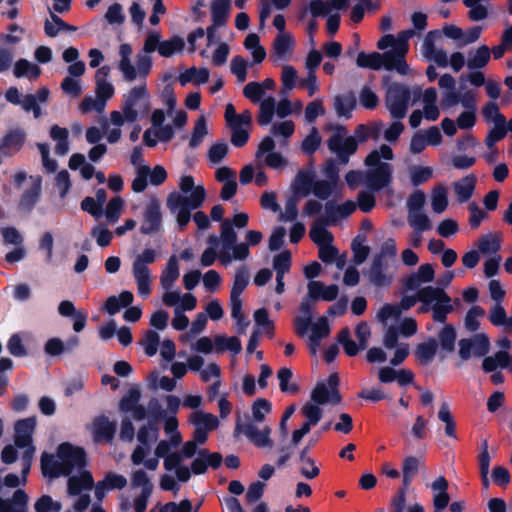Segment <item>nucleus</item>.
<instances>
[{"label":"nucleus","mask_w":512,"mask_h":512,"mask_svg":"<svg viewBox=\"0 0 512 512\" xmlns=\"http://www.w3.org/2000/svg\"><path fill=\"white\" fill-rule=\"evenodd\" d=\"M413 36V30L401 31L397 36L392 34L384 35L378 41L377 47L380 50H385L388 47L392 49L383 54L378 52H360L356 59L357 66L372 70H379L384 67L386 70H395L401 75L412 74V70L405 60V56L409 50L408 41Z\"/></svg>","instance_id":"nucleus-1"},{"label":"nucleus","mask_w":512,"mask_h":512,"mask_svg":"<svg viewBox=\"0 0 512 512\" xmlns=\"http://www.w3.org/2000/svg\"><path fill=\"white\" fill-rule=\"evenodd\" d=\"M394 159L392 148L382 144L372 150L365 159V172L349 171L345 180L351 189H355L363 183L371 191H379L387 188L393 178V168L389 161Z\"/></svg>","instance_id":"nucleus-2"},{"label":"nucleus","mask_w":512,"mask_h":512,"mask_svg":"<svg viewBox=\"0 0 512 512\" xmlns=\"http://www.w3.org/2000/svg\"><path fill=\"white\" fill-rule=\"evenodd\" d=\"M338 384L339 377L336 373L331 374L327 382L317 383L311 392L310 399L301 407L300 413L305 421L299 429L293 431V445H298L303 437L311 431V428L320 422L323 416V405H336L341 402Z\"/></svg>","instance_id":"nucleus-3"},{"label":"nucleus","mask_w":512,"mask_h":512,"mask_svg":"<svg viewBox=\"0 0 512 512\" xmlns=\"http://www.w3.org/2000/svg\"><path fill=\"white\" fill-rule=\"evenodd\" d=\"M179 192H172L167 198L168 209L176 215L180 228H184L191 219V210L201 207L206 198L203 185H196L192 176H182Z\"/></svg>","instance_id":"nucleus-4"},{"label":"nucleus","mask_w":512,"mask_h":512,"mask_svg":"<svg viewBox=\"0 0 512 512\" xmlns=\"http://www.w3.org/2000/svg\"><path fill=\"white\" fill-rule=\"evenodd\" d=\"M85 464L84 450L68 442L60 444L54 454L44 452L41 455V471L49 479L68 476L74 470L82 469Z\"/></svg>","instance_id":"nucleus-5"},{"label":"nucleus","mask_w":512,"mask_h":512,"mask_svg":"<svg viewBox=\"0 0 512 512\" xmlns=\"http://www.w3.org/2000/svg\"><path fill=\"white\" fill-rule=\"evenodd\" d=\"M36 425L37 420L35 417L25 418L15 423V446L7 445L4 447L1 453L3 463L12 464L17 458H24V456H28L29 460L33 461L36 449L33 445L32 436Z\"/></svg>","instance_id":"nucleus-6"},{"label":"nucleus","mask_w":512,"mask_h":512,"mask_svg":"<svg viewBox=\"0 0 512 512\" xmlns=\"http://www.w3.org/2000/svg\"><path fill=\"white\" fill-rule=\"evenodd\" d=\"M133 49L130 44L119 46L117 68L125 81L146 78L152 68V59L149 55L138 53L135 63L132 60Z\"/></svg>","instance_id":"nucleus-7"},{"label":"nucleus","mask_w":512,"mask_h":512,"mask_svg":"<svg viewBox=\"0 0 512 512\" xmlns=\"http://www.w3.org/2000/svg\"><path fill=\"white\" fill-rule=\"evenodd\" d=\"M418 301H420V290L415 296H405L399 305L385 304L376 314V319L385 327L383 344L387 349H392L396 345V330L392 322L399 319L402 312L409 310Z\"/></svg>","instance_id":"nucleus-8"},{"label":"nucleus","mask_w":512,"mask_h":512,"mask_svg":"<svg viewBox=\"0 0 512 512\" xmlns=\"http://www.w3.org/2000/svg\"><path fill=\"white\" fill-rule=\"evenodd\" d=\"M158 438V430L152 426H142L137 433L139 445L131 454V461L134 465L143 464L150 471H155L159 466L157 458H146L150 454V447Z\"/></svg>","instance_id":"nucleus-9"},{"label":"nucleus","mask_w":512,"mask_h":512,"mask_svg":"<svg viewBox=\"0 0 512 512\" xmlns=\"http://www.w3.org/2000/svg\"><path fill=\"white\" fill-rule=\"evenodd\" d=\"M122 110L126 114L127 122H135L146 116L150 111V97L145 85L135 86L123 98Z\"/></svg>","instance_id":"nucleus-10"},{"label":"nucleus","mask_w":512,"mask_h":512,"mask_svg":"<svg viewBox=\"0 0 512 512\" xmlns=\"http://www.w3.org/2000/svg\"><path fill=\"white\" fill-rule=\"evenodd\" d=\"M196 455V444L187 441L178 452H172L164 458L163 466L166 471H174L176 478L181 482H187L191 477L190 469L184 464L186 459Z\"/></svg>","instance_id":"nucleus-11"},{"label":"nucleus","mask_w":512,"mask_h":512,"mask_svg":"<svg viewBox=\"0 0 512 512\" xmlns=\"http://www.w3.org/2000/svg\"><path fill=\"white\" fill-rule=\"evenodd\" d=\"M263 239L260 231L249 230L245 235V242L232 244L231 248L220 249L219 262L223 266L230 265L233 261H244L250 256L249 247L259 244Z\"/></svg>","instance_id":"nucleus-12"},{"label":"nucleus","mask_w":512,"mask_h":512,"mask_svg":"<svg viewBox=\"0 0 512 512\" xmlns=\"http://www.w3.org/2000/svg\"><path fill=\"white\" fill-rule=\"evenodd\" d=\"M162 221L161 202L152 196L143 204L140 212V233L143 235L158 233L162 229Z\"/></svg>","instance_id":"nucleus-13"},{"label":"nucleus","mask_w":512,"mask_h":512,"mask_svg":"<svg viewBox=\"0 0 512 512\" xmlns=\"http://www.w3.org/2000/svg\"><path fill=\"white\" fill-rule=\"evenodd\" d=\"M410 100L408 87L399 83H391L386 88L385 105L394 119L405 117Z\"/></svg>","instance_id":"nucleus-14"},{"label":"nucleus","mask_w":512,"mask_h":512,"mask_svg":"<svg viewBox=\"0 0 512 512\" xmlns=\"http://www.w3.org/2000/svg\"><path fill=\"white\" fill-rule=\"evenodd\" d=\"M420 302H433L431 310L437 322H444L446 315L452 311L449 296L439 288L428 286L421 289Z\"/></svg>","instance_id":"nucleus-15"},{"label":"nucleus","mask_w":512,"mask_h":512,"mask_svg":"<svg viewBox=\"0 0 512 512\" xmlns=\"http://www.w3.org/2000/svg\"><path fill=\"white\" fill-rule=\"evenodd\" d=\"M328 147L331 152L336 154L342 164H346L349 156L356 151L357 142L354 137L347 136L344 127L338 126L328 140Z\"/></svg>","instance_id":"nucleus-16"},{"label":"nucleus","mask_w":512,"mask_h":512,"mask_svg":"<svg viewBox=\"0 0 512 512\" xmlns=\"http://www.w3.org/2000/svg\"><path fill=\"white\" fill-rule=\"evenodd\" d=\"M275 141L272 137H265L259 144L256 158L265 166L274 170H284L288 165V160L279 152H275Z\"/></svg>","instance_id":"nucleus-17"},{"label":"nucleus","mask_w":512,"mask_h":512,"mask_svg":"<svg viewBox=\"0 0 512 512\" xmlns=\"http://www.w3.org/2000/svg\"><path fill=\"white\" fill-rule=\"evenodd\" d=\"M441 37V31L433 30L426 34L421 45L422 56L431 62H434L439 67H446L448 65V55L442 49L436 46V41Z\"/></svg>","instance_id":"nucleus-18"},{"label":"nucleus","mask_w":512,"mask_h":512,"mask_svg":"<svg viewBox=\"0 0 512 512\" xmlns=\"http://www.w3.org/2000/svg\"><path fill=\"white\" fill-rule=\"evenodd\" d=\"M489 349L490 341L484 333H479L470 339L459 341V355L462 360H468L471 356H484L488 353Z\"/></svg>","instance_id":"nucleus-19"},{"label":"nucleus","mask_w":512,"mask_h":512,"mask_svg":"<svg viewBox=\"0 0 512 512\" xmlns=\"http://www.w3.org/2000/svg\"><path fill=\"white\" fill-rule=\"evenodd\" d=\"M249 221V216L247 213H237L233 216L232 220H224L221 223L220 229V241H221V249L231 248L232 244H235L237 241V233L234 230V227L244 228L247 226Z\"/></svg>","instance_id":"nucleus-20"},{"label":"nucleus","mask_w":512,"mask_h":512,"mask_svg":"<svg viewBox=\"0 0 512 512\" xmlns=\"http://www.w3.org/2000/svg\"><path fill=\"white\" fill-rule=\"evenodd\" d=\"M162 302L167 307L194 310L197 306V299L193 294H182L179 289H162Z\"/></svg>","instance_id":"nucleus-21"},{"label":"nucleus","mask_w":512,"mask_h":512,"mask_svg":"<svg viewBox=\"0 0 512 512\" xmlns=\"http://www.w3.org/2000/svg\"><path fill=\"white\" fill-rule=\"evenodd\" d=\"M237 430H240L258 448L271 449L273 447V441L270 437L272 430L269 426L258 428L249 423L243 426L238 425Z\"/></svg>","instance_id":"nucleus-22"},{"label":"nucleus","mask_w":512,"mask_h":512,"mask_svg":"<svg viewBox=\"0 0 512 512\" xmlns=\"http://www.w3.org/2000/svg\"><path fill=\"white\" fill-rule=\"evenodd\" d=\"M357 208V204L351 200L341 204L328 202L325 205V223L334 225L343 219L349 217Z\"/></svg>","instance_id":"nucleus-23"},{"label":"nucleus","mask_w":512,"mask_h":512,"mask_svg":"<svg viewBox=\"0 0 512 512\" xmlns=\"http://www.w3.org/2000/svg\"><path fill=\"white\" fill-rule=\"evenodd\" d=\"M95 442H110L116 431V424L105 416L96 417L88 426Z\"/></svg>","instance_id":"nucleus-24"},{"label":"nucleus","mask_w":512,"mask_h":512,"mask_svg":"<svg viewBox=\"0 0 512 512\" xmlns=\"http://www.w3.org/2000/svg\"><path fill=\"white\" fill-rule=\"evenodd\" d=\"M308 296L314 301H333L337 298L339 288L336 284L325 285L321 281L312 280L307 285Z\"/></svg>","instance_id":"nucleus-25"},{"label":"nucleus","mask_w":512,"mask_h":512,"mask_svg":"<svg viewBox=\"0 0 512 512\" xmlns=\"http://www.w3.org/2000/svg\"><path fill=\"white\" fill-rule=\"evenodd\" d=\"M311 334L308 338V348L311 354L316 355L321 341L330 334V326L326 317H320L316 322L311 323Z\"/></svg>","instance_id":"nucleus-26"},{"label":"nucleus","mask_w":512,"mask_h":512,"mask_svg":"<svg viewBox=\"0 0 512 512\" xmlns=\"http://www.w3.org/2000/svg\"><path fill=\"white\" fill-rule=\"evenodd\" d=\"M110 68L108 66L100 67L95 73V92L96 96L107 104V101L114 95L115 89L108 81Z\"/></svg>","instance_id":"nucleus-27"},{"label":"nucleus","mask_w":512,"mask_h":512,"mask_svg":"<svg viewBox=\"0 0 512 512\" xmlns=\"http://www.w3.org/2000/svg\"><path fill=\"white\" fill-rule=\"evenodd\" d=\"M229 13V1L228 0H214L211 5V14L213 25L208 27V41H212L214 31L217 27L223 26L228 18Z\"/></svg>","instance_id":"nucleus-28"},{"label":"nucleus","mask_w":512,"mask_h":512,"mask_svg":"<svg viewBox=\"0 0 512 512\" xmlns=\"http://www.w3.org/2000/svg\"><path fill=\"white\" fill-rule=\"evenodd\" d=\"M449 483L444 476L437 477L431 484L430 488L433 493L434 510H444L449 502L450 496L447 492Z\"/></svg>","instance_id":"nucleus-29"},{"label":"nucleus","mask_w":512,"mask_h":512,"mask_svg":"<svg viewBox=\"0 0 512 512\" xmlns=\"http://www.w3.org/2000/svg\"><path fill=\"white\" fill-rule=\"evenodd\" d=\"M127 485V479L117 473H107L103 480L95 485V497L101 501L106 494V491L113 489H122Z\"/></svg>","instance_id":"nucleus-30"},{"label":"nucleus","mask_w":512,"mask_h":512,"mask_svg":"<svg viewBox=\"0 0 512 512\" xmlns=\"http://www.w3.org/2000/svg\"><path fill=\"white\" fill-rule=\"evenodd\" d=\"M477 183V177L474 174L465 177L453 183L455 198L459 203H465L473 196Z\"/></svg>","instance_id":"nucleus-31"},{"label":"nucleus","mask_w":512,"mask_h":512,"mask_svg":"<svg viewBox=\"0 0 512 512\" xmlns=\"http://www.w3.org/2000/svg\"><path fill=\"white\" fill-rule=\"evenodd\" d=\"M209 77L210 71L207 68L192 66L180 72L177 79L181 86H186L187 84L200 86L207 83Z\"/></svg>","instance_id":"nucleus-32"},{"label":"nucleus","mask_w":512,"mask_h":512,"mask_svg":"<svg viewBox=\"0 0 512 512\" xmlns=\"http://www.w3.org/2000/svg\"><path fill=\"white\" fill-rule=\"evenodd\" d=\"M313 301L307 295L300 304L299 314L294 319L296 332L300 336H304L311 325Z\"/></svg>","instance_id":"nucleus-33"},{"label":"nucleus","mask_w":512,"mask_h":512,"mask_svg":"<svg viewBox=\"0 0 512 512\" xmlns=\"http://www.w3.org/2000/svg\"><path fill=\"white\" fill-rule=\"evenodd\" d=\"M295 40L290 33L278 34L273 42V57L276 60H288L293 54Z\"/></svg>","instance_id":"nucleus-34"},{"label":"nucleus","mask_w":512,"mask_h":512,"mask_svg":"<svg viewBox=\"0 0 512 512\" xmlns=\"http://www.w3.org/2000/svg\"><path fill=\"white\" fill-rule=\"evenodd\" d=\"M132 275L135 280L137 294L142 298H148L152 293L153 276L150 268L132 267Z\"/></svg>","instance_id":"nucleus-35"},{"label":"nucleus","mask_w":512,"mask_h":512,"mask_svg":"<svg viewBox=\"0 0 512 512\" xmlns=\"http://www.w3.org/2000/svg\"><path fill=\"white\" fill-rule=\"evenodd\" d=\"M180 276L179 262L175 255L171 256L161 272L159 284L161 289L173 288Z\"/></svg>","instance_id":"nucleus-36"},{"label":"nucleus","mask_w":512,"mask_h":512,"mask_svg":"<svg viewBox=\"0 0 512 512\" xmlns=\"http://www.w3.org/2000/svg\"><path fill=\"white\" fill-rule=\"evenodd\" d=\"M422 106L423 109L421 112L424 115V118L428 121H435L438 119L440 115V110L437 105V92L435 88H427L422 94Z\"/></svg>","instance_id":"nucleus-37"},{"label":"nucleus","mask_w":512,"mask_h":512,"mask_svg":"<svg viewBox=\"0 0 512 512\" xmlns=\"http://www.w3.org/2000/svg\"><path fill=\"white\" fill-rule=\"evenodd\" d=\"M482 368L486 373L494 372L497 368L512 371V355L507 351L499 350L494 355L484 358Z\"/></svg>","instance_id":"nucleus-38"},{"label":"nucleus","mask_w":512,"mask_h":512,"mask_svg":"<svg viewBox=\"0 0 512 512\" xmlns=\"http://www.w3.org/2000/svg\"><path fill=\"white\" fill-rule=\"evenodd\" d=\"M68 494L76 496L83 490H90L94 486V480L89 471H81L68 479Z\"/></svg>","instance_id":"nucleus-39"},{"label":"nucleus","mask_w":512,"mask_h":512,"mask_svg":"<svg viewBox=\"0 0 512 512\" xmlns=\"http://www.w3.org/2000/svg\"><path fill=\"white\" fill-rule=\"evenodd\" d=\"M314 181L315 174L312 169L300 170L292 183V189L295 194L306 197L311 194Z\"/></svg>","instance_id":"nucleus-40"},{"label":"nucleus","mask_w":512,"mask_h":512,"mask_svg":"<svg viewBox=\"0 0 512 512\" xmlns=\"http://www.w3.org/2000/svg\"><path fill=\"white\" fill-rule=\"evenodd\" d=\"M434 278V269L430 264L421 265L417 272L409 276L405 282L407 289L416 290L422 284L431 282Z\"/></svg>","instance_id":"nucleus-41"},{"label":"nucleus","mask_w":512,"mask_h":512,"mask_svg":"<svg viewBox=\"0 0 512 512\" xmlns=\"http://www.w3.org/2000/svg\"><path fill=\"white\" fill-rule=\"evenodd\" d=\"M20 464V476L10 473L4 477V485L10 488H16L27 483V476L30 472L32 461L29 460L28 456L24 458H18Z\"/></svg>","instance_id":"nucleus-42"},{"label":"nucleus","mask_w":512,"mask_h":512,"mask_svg":"<svg viewBox=\"0 0 512 512\" xmlns=\"http://www.w3.org/2000/svg\"><path fill=\"white\" fill-rule=\"evenodd\" d=\"M367 276L369 281L378 287L388 286L391 282V276L385 272V265L381 258H374Z\"/></svg>","instance_id":"nucleus-43"},{"label":"nucleus","mask_w":512,"mask_h":512,"mask_svg":"<svg viewBox=\"0 0 512 512\" xmlns=\"http://www.w3.org/2000/svg\"><path fill=\"white\" fill-rule=\"evenodd\" d=\"M50 137L56 143L54 148L56 154L66 155L69 152V131L66 128L53 125L50 128Z\"/></svg>","instance_id":"nucleus-44"},{"label":"nucleus","mask_w":512,"mask_h":512,"mask_svg":"<svg viewBox=\"0 0 512 512\" xmlns=\"http://www.w3.org/2000/svg\"><path fill=\"white\" fill-rule=\"evenodd\" d=\"M490 58L491 50L488 46L482 45L469 52L467 67L471 70L483 68L488 64Z\"/></svg>","instance_id":"nucleus-45"},{"label":"nucleus","mask_w":512,"mask_h":512,"mask_svg":"<svg viewBox=\"0 0 512 512\" xmlns=\"http://www.w3.org/2000/svg\"><path fill=\"white\" fill-rule=\"evenodd\" d=\"M448 191L444 184H437L431 191V207L437 213H443L448 207Z\"/></svg>","instance_id":"nucleus-46"},{"label":"nucleus","mask_w":512,"mask_h":512,"mask_svg":"<svg viewBox=\"0 0 512 512\" xmlns=\"http://www.w3.org/2000/svg\"><path fill=\"white\" fill-rule=\"evenodd\" d=\"M325 218L317 219L312 225L309 236L311 240L319 247L328 243H332L333 235L329 232L325 226Z\"/></svg>","instance_id":"nucleus-47"},{"label":"nucleus","mask_w":512,"mask_h":512,"mask_svg":"<svg viewBox=\"0 0 512 512\" xmlns=\"http://www.w3.org/2000/svg\"><path fill=\"white\" fill-rule=\"evenodd\" d=\"M189 420L194 427L201 428L208 432L216 429L219 424L218 418L215 415L203 411H196L192 413Z\"/></svg>","instance_id":"nucleus-48"},{"label":"nucleus","mask_w":512,"mask_h":512,"mask_svg":"<svg viewBox=\"0 0 512 512\" xmlns=\"http://www.w3.org/2000/svg\"><path fill=\"white\" fill-rule=\"evenodd\" d=\"M338 181L337 175H331L330 180H316L313 182L311 193L321 200L328 199Z\"/></svg>","instance_id":"nucleus-49"},{"label":"nucleus","mask_w":512,"mask_h":512,"mask_svg":"<svg viewBox=\"0 0 512 512\" xmlns=\"http://www.w3.org/2000/svg\"><path fill=\"white\" fill-rule=\"evenodd\" d=\"M134 300V296L130 291H123L119 296H111L105 303V309L110 315H114L121 308L129 306Z\"/></svg>","instance_id":"nucleus-50"},{"label":"nucleus","mask_w":512,"mask_h":512,"mask_svg":"<svg viewBox=\"0 0 512 512\" xmlns=\"http://www.w3.org/2000/svg\"><path fill=\"white\" fill-rule=\"evenodd\" d=\"M242 349L240 340L237 337H227L225 335L215 336V353L222 354L225 351H230L233 354H238Z\"/></svg>","instance_id":"nucleus-51"},{"label":"nucleus","mask_w":512,"mask_h":512,"mask_svg":"<svg viewBox=\"0 0 512 512\" xmlns=\"http://www.w3.org/2000/svg\"><path fill=\"white\" fill-rule=\"evenodd\" d=\"M355 106L356 99L351 93L338 95L334 98V108L339 117L349 118Z\"/></svg>","instance_id":"nucleus-52"},{"label":"nucleus","mask_w":512,"mask_h":512,"mask_svg":"<svg viewBox=\"0 0 512 512\" xmlns=\"http://www.w3.org/2000/svg\"><path fill=\"white\" fill-rule=\"evenodd\" d=\"M244 47L250 52L254 63H261L266 58V51L264 47L260 45L257 34H248L244 40Z\"/></svg>","instance_id":"nucleus-53"},{"label":"nucleus","mask_w":512,"mask_h":512,"mask_svg":"<svg viewBox=\"0 0 512 512\" xmlns=\"http://www.w3.org/2000/svg\"><path fill=\"white\" fill-rule=\"evenodd\" d=\"M44 30L47 36L55 37L61 31H75L76 27L65 23L61 18L50 12V18L45 21Z\"/></svg>","instance_id":"nucleus-54"},{"label":"nucleus","mask_w":512,"mask_h":512,"mask_svg":"<svg viewBox=\"0 0 512 512\" xmlns=\"http://www.w3.org/2000/svg\"><path fill=\"white\" fill-rule=\"evenodd\" d=\"M275 98L270 96L260 101L258 123L261 126H266L271 123L274 114H276Z\"/></svg>","instance_id":"nucleus-55"},{"label":"nucleus","mask_w":512,"mask_h":512,"mask_svg":"<svg viewBox=\"0 0 512 512\" xmlns=\"http://www.w3.org/2000/svg\"><path fill=\"white\" fill-rule=\"evenodd\" d=\"M12 501L19 507L14 508L9 501L0 498V512H26L28 495L23 490L15 491Z\"/></svg>","instance_id":"nucleus-56"},{"label":"nucleus","mask_w":512,"mask_h":512,"mask_svg":"<svg viewBox=\"0 0 512 512\" xmlns=\"http://www.w3.org/2000/svg\"><path fill=\"white\" fill-rule=\"evenodd\" d=\"M13 73L17 78L28 77L29 79H37L41 69L25 59H20L15 63Z\"/></svg>","instance_id":"nucleus-57"},{"label":"nucleus","mask_w":512,"mask_h":512,"mask_svg":"<svg viewBox=\"0 0 512 512\" xmlns=\"http://www.w3.org/2000/svg\"><path fill=\"white\" fill-rule=\"evenodd\" d=\"M421 462L418 458L414 456H408L403 460L402 464V474H403V486L408 488L418 473Z\"/></svg>","instance_id":"nucleus-58"},{"label":"nucleus","mask_w":512,"mask_h":512,"mask_svg":"<svg viewBox=\"0 0 512 512\" xmlns=\"http://www.w3.org/2000/svg\"><path fill=\"white\" fill-rule=\"evenodd\" d=\"M25 139V133L20 130L11 131L9 134H7L0 146V149L4 153H10L14 151H18Z\"/></svg>","instance_id":"nucleus-59"},{"label":"nucleus","mask_w":512,"mask_h":512,"mask_svg":"<svg viewBox=\"0 0 512 512\" xmlns=\"http://www.w3.org/2000/svg\"><path fill=\"white\" fill-rule=\"evenodd\" d=\"M184 46V40L179 36H174L168 40L161 41L158 53L163 57H170L175 53L181 52Z\"/></svg>","instance_id":"nucleus-60"},{"label":"nucleus","mask_w":512,"mask_h":512,"mask_svg":"<svg viewBox=\"0 0 512 512\" xmlns=\"http://www.w3.org/2000/svg\"><path fill=\"white\" fill-rule=\"evenodd\" d=\"M500 241L497 234H485L478 240V249L483 254H496L500 249Z\"/></svg>","instance_id":"nucleus-61"},{"label":"nucleus","mask_w":512,"mask_h":512,"mask_svg":"<svg viewBox=\"0 0 512 512\" xmlns=\"http://www.w3.org/2000/svg\"><path fill=\"white\" fill-rule=\"evenodd\" d=\"M303 108V104L300 100L290 101L288 98H282L276 104V115L279 118H285L294 113H300Z\"/></svg>","instance_id":"nucleus-62"},{"label":"nucleus","mask_w":512,"mask_h":512,"mask_svg":"<svg viewBox=\"0 0 512 512\" xmlns=\"http://www.w3.org/2000/svg\"><path fill=\"white\" fill-rule=\"evenodd\" d=\"M106 108V103L103 102L99 97L87 95L83 98L79 104V110L82 114L90 112L103 113Z\"/></svg>","instance_id":"nucleus-63"},{"label":"nucleus","mask_w":512,"mask_h":512,"mask_svg":"<svg viewBox=\"0 0 512 512\" xmlns=\"http://www.w3.org/2000/svg\"><path fill=\"white\" fill-rule=\"evenodd\" d=\"M34 509L36 512H60L62 505L51 496L43 495L35 502Z\"/></svg>","instance_id":"nucleus-64"}]
</instances>
